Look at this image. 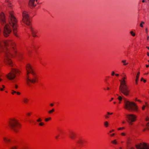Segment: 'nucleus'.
Instances as JSON below:
<instances>
[{"mask_svg":"<svg viewBox=\"0 0 149 149\" xmlns=\"http://www.w3.org/2000/svg\"><path fill=\"white\" fill-rule=\"evenodd\" d=\"M146 67L147 68H148V67H149V65H146Z\"/></svg>","mask_w":149,"mask_h":149,"instance_id":"obj_49","label":"nucleus"},{"mask_svg":"<svg viewBox=\"0 0 149 149\" xmlns=\"http://www.w3.org/2000/svg\"><path fill=\"white\" fill-rule=\"evenodd\" d=\"M12 94H14V93H16V92L15 91L13 90H12Z\"/></svg>","mask_w":149,"mask_h":149,"instance_id":"obj_31","label":"nucleus"},{"mask_svg":"<svg viewBox=\"0 0 149 149\" xmlns=\"http://www.w3.org/2000/svg\"><path fill=\"white\" fill-rule=\"evenodd\" d=\"M149 120V118L148 117H147V118L146 119V121H148Z\"/></svg>","mask_w":149,"mask_h":149,"instance_id":"obj_38","label":"nucleus"},{"mask_svg":"<svg viewBox=\"0 0 149 149\" xmlns=\"http://www.w3.org/2000/svg\"><path fill=\"white\" fill-rule=\"evenodd\" d=\"M142 2L144 3L145 2V0H143L142 1Z\"/></svg>","mask_w":149,"mask_h":149,"instance_id":"obj_57","label":"nucleus"},{"mask_svg":"<svg viewBox=\"0 0 149 149\" xmlns=\"http://www.w3.org/2000/svg\"><path fill=\"white\" fill-rule=\"evenodd\" d=\"M25 148H26V147H23L20 148L19 149H25Z\"/></svg>","mask_w":149,"mask_h":149,"instance_id":"obj_39","label":"nucleus"},{"mask_svg":"<svg viewBox=\"0 0 149 149\" xmlns=\"http://www.w3.org/2000/svg\"><path fill=\"white\" fill-rule=\"evenodd\" d=\"M135 146L137 149H149V145L143 142L136 145Z\"/></svg>","mask_w":149,"mask_h":149,"instance_id":"obj_9","label":"nucleus"},{"mask_svg":"<svg viewBox=\"0 0 149 149\" xmlns=\"http://www.w3.org/2000/svg\"><path fill=\"white\" fill-rule=\"evenodd\" d=\"M112 114V113H110L109 112H107V114H106L104 115V117L106 119L108 118H109V115H111Z\"/></svg>","mask_w":149,"mask_h":149,"instance_id":"obj_15","label":"nucleus"},{"mask_svg":"<svg viewBox=\"0 0 149 149\" xmlns=\"http://www.w3.org/2000/svg\"><path fill=\"white\" fill-rule=\"evenodd\" d=\"M58 137V135L56 136V139H57Z\"/></svg>","mask_w":149,"mask_h":149,"instance_id":"obj_55","label":"nucleus"},{"mask_svg":"<svg viewBox=\"0 0 149 149\" xmlns=\"http://www.w3.org/2000/svg\"><path fill=\"white\" fill-rule=\"evenodd\" d=\"M144 24V22L142 21L140 24V26L141 27H143V24Z\"/></svg>","mask_w":149,"mask_h":149,"instance_id":"obj_27","label":"nucleus"},{"mask_svg":"<svg viewBox=\"0 0 149 149\" xmlns=\"http://www.w3.org/2000/svg\"><path fill=\"white\" fill-rule=\"evenodd\" d=\"M114 130H111V131H110L109 132L110 133H111V132H113L114 131Z\"/></svg>","mask_w":149,"mask_h":149,"instance_id":"obj_46","label":"nucleus"},{"mask_svg":"<svg viewBox=\"0 0 149 149\" xmlns=\"http://www.w3.org/2000/svg\"><path fill=\"white\" fill-rule=\"evenodd\" d=\"M3 88H2L0 87V91H3Z\"/></svg>","mask_w":149,"mask_h":149,"instance_id":"obj_43","label":"nucleus"},{"mask_svg":"<svg viewBox=\"0 0 149 149\" xmlns=\"http://www.w3.org/2000/svg\"><path fill=\"white\" fill-rule=\"evenodd\" d=\"M146 32L147 33V32H148V29H147V28L146 29Z\"/></svg>","mask_w":149,"mask_h":149,"instance_id":"obj_61","label":"nucleus"},{"mask_svg":"<svg viewBox=\"0 0 149 149\" xmlns=\"http://www.w3.org/2000/svg\"><path fill=\"white\" fill-rule=\"evenodd\" d=\"M27 115L29 116L30 115V114L29 113L27 114Z\"/></svg>","mask_w":149,"mask_h":149,"instance_id":"obj_56","label":"nucleus"},{"mask_svg":"<svg viewBox=\"0 0 149 149\" xmlns=\"http://www.w3.org/2000/svg\"><path fill=\"white\" fill-rule=\"evenodd\" d=\"M1 24L4 25L5 24L4 27L3 34L4 36L7 37L9 36V34L12 31L11 28H12L13 33L15 36L18 37V35L17 34V21L15 17L14 16L13 13L11 12L9 13V24H6V22L4 17V14L3 13L1 14Z\"/></svg>","mask_w":149,"mask_h":149,"instance_id":"obj_1","label":"nucleus"},{"mask_svg":"<svg viewBox=\"0 0 149 149\" xmlns=\"http://www.w3.org/2000/svg\"><path fill=\"white\" fill-rule=\"evenodd\" d=\"M104 126L106 127H107L109 125L108 122L107 121H106L104 122Z\"/></svg>","mask_w":149,"mask_h":149,"instance_id":"obj_19","label":"nucleus"},{"mask_svg":"<svg viewBox=\"0 0 149 149\" xmlns=\"http://www.w3.org/2000/svg\"><path fill=\"white\" fill-rule=\"evenodd\" d=\"M69 136L71 139H74L76 136V134L74 132H71L69 134Z\"/></svg>","mask_w":149,"mask_h":149,"instance_id":"obj_11","label":"nucleus"},{"mask_svg":"<svg viewBox=\"0 0 149 149\" xmlns=\"http://www.w3.org/2000/svg\"><path fill=\"white\" fill-rule=\"evenodd\" d=\"M115 75L116 76H119V74H115Z\"/></svg>","mask_w":149,"mask_h":149,"instance_id":"obj_45","label":"nucleus"},{"mask_svg":"<svg viewBox=\"0 0 149 149\" xmlns=\"http://www.w3.org/2000/svg\"><path fill=\"white\" fill-rule=\"evenodd\" d=\"M22 21L23 22L28 26L31 25V20L29 15L25 11L23 12L22 13Z\"/></svg>","mask_w":149,"mask_h":149,"instance_id":"obj_8","label":"nucleus"},{"mask_svg":"<svg viewBox=\"0 0 149 149\" xmlns=\"http://www.w3.org/2000/svg\"><path fill=\"white\" fill-rule=\"evenodd\" d=\"M18 146H13L10 148V149H17Z\"/></svg>","mask_w":149,"mask_h":149,"instance_id":"obj_21","label":"nucleus"},{"mask_svg":"<svg viewBox=\"0 0 149 149\" xmlns=\"http://www.w3.org/2000/svg\"><path fill=\"white\" fill-rule=\"evenodd\" d=\"M124 101L125 108L129 111L134 110L135 111H138V107L136 104L134 102H130L126 100L125 98L124 99Z\"/></svg>","mask_w":149,"mask_h":149,"instance_id":"obj_4","label":"nucleus"},{"mask_svg":"<svg viewBox=\"0 0 149 149\" xmlns=\"http://www.w3.org/2000/svg\"><path fill=\"white\" fill-rule=\"evenodd\" d=\"M130 33L133 36H135V34L133 32V31H131Z\"/></svg>","mask_w":149,"mask_h":149,"instance_id":"obj_23","label":"nucleus"},{"mask_svg":"<svg viewBox=\"0 0 149 149\" xmlns=\"http://www.w3.org/2000/svg\"><path fill=\"white\" fill-rule=\"evenodd\" d=\"M144 79H143V78H142L141 79V81H143V80H144Z\"/></svg>","mask_w":149,"mask_h":149,"instance_id":"obj_50","label":"nucleus"},{"mask_svg":"<svg viewBox=\"0 0 149 149\" xmlns=\"http://www.w3.org/2000/svg\"><path fill=\"white\" fill-rule=\"evenodd\" d=\"M114 74H115L114 72V71H112V72L111 75L112 76H113Z\"/></svg>","mask_w":149,"mask_h":149,"instance_id":"obj_36","label":"nucleus"},{"mask_svg":"<svg viewBox=\"0 0 149 149\" xmlns=\"http://www.w3.org/2000/svg\"><path fill=\"white\" fill-rule=\"evenodd\" d=\"M29 100V99L26 98H24L23 99V102L25 104H27L28 103Z\"/></svg>","mask_w":149,"mask_h":149,"instance_id":"obj_17","label":"nucleus"},{"mask_svg":"<svg viewBox=\"0 0 149 149\" xmlns=\"http://www.w3.org/2000/svg\"><path fill=\"white\" fill-rule=\"evenodd\" d=\"M127 121L130 125L133 124V122H134L136 118V116L133 114H127L126 115Z\"/></svg>","mask_w":149,"mask_h":149,"instance_id":"obj_6","label":"nucleus"},{"mask_svg":"<svg viewBox=\"0 0 149 149\" xmlns=\"http://www.w3.org/2000/svg\"><path fill=\"white\" fill-rule=\"evenodd\" d=\"M111 143L114 144H117V142L116 141V139H115L114 140L111 141Z\"/></svg>","mask_w":149,"mask_h":149,"instance_id":"obj_20","label":"nucleus"},{"mask_svg":"<svg viewBox=\"0 0 149 149\" xmlns=\"http://www.w3.org/2000/svg\"><path fill=\"white\" fill-rule=\"evenodd\" d=\"M117 95L118 96V99L120 101H121L122 100V97L118 95V94H117Z\"/></svg>","mask_w":149,"mask_h":149,"instance_id":"obj_22","label":"nucleus"},{"mask_svg":"<svg viewBox=\"0 0 149 149\" xmlns=\"http://www.w3.org/2000/svg\"><path fill=\"white\" fill-rule=\"evenodd\" d=\"M137 101H138L139 102H141V100H137Z\"/></svg>","mask_w":149,"mask_h":149,"instance_id":"obj_51","label":"nucleus"},{"mask_svg":"<svg viewBox=\"0 0 149 149\" xmlns=\"http://www.w3.org/2000/svg\"><path fill=\"white\" fill-rule=\"evenodd\" d=\"M121 76L122 77V79L121 80H119L120 82V85L119 87V91L120 93L126 96H128L129 94L130 91L125 80L126 79V77H123V75Z\"/></svg>","mask_w":149,"mask_h":149,"instance_id":"obj_3","label":"nucleus"},{"mask_svg":"<svg viewBox=\"0 0 149 149\" xmlns=\"http://www.w3.org/2000/svg\"><path fill=\"white\" fill-rule=\"evenodd\" d=\"M146 126L147 129L149 130V123H148L146 124Z\"/></svg>","mask_w":149,"mask_h":149,"instance_id":"obj_30","label":"nucleus"},{"mask_svg":"<svg viewBox=\"0 0 149 149\" xmlns=\"http://www.w3.org/2000/svg\"><path fill=\"white\" fill-rule=\"evenodd\" d=\"M2 87H3V88H5V86H4V85H2Z\"/></svg>","mask_w":149,"mask_h":149,"instance_id":"obj_60","label":"nucleus"},{"mask_svg":"<svg viewBox=\"0 0 149 149\" xmlns=\"http://www.w3.org/2000/svg\"><path fill=\"white\" fill-rule=\"evenodd\" d=\"M121 134L123 136H125L126 135V134L124 133H122Z\"/></svg>","mask_w":149,"mask_h":149,"instance_id":"obj_37","label":"nucleus"},{"mask_svg":"<svg viewBox=\"0 0 149 149\" xmlns=\"http://www.w3.org/2000/svg\"><path fill=\"white\" fill-rule=\"evenodd\" d=\"M145 103L146 104V105H145L146 107L147 108H148V103H147V102H145Z\"/></svg>","mask_w":149,"mask_h":149,"instance_id":"obj_32","label":"nucleus"},{"mask_svg":"<svg viewBox=\"0 0 149 149\" xmlns=\"http://www.w3.org/2000/svg\"><path fill=\"white\" fill-rule=\"evenodd\" d=\"M147 55L148 56H149V53L148 52L147 53Z\"/></svg>","mask_w":149,"mask_h":149,"instance_id":"obj_53","label":"nucleus"},{"mask_svg":"<svg viewBox=\"0 0 149 149\" xmlns=\"http://www.w3.org/2000/svg\"><path fill=\"white\" fill-rule=\"evenodd\" d=\"M143 81H144V82H146V80L145 79H144L143 80Z\"/></svg>","mask_w":149,"mask_h":149,"instance_id":"obj_54","label":"nucleus"},{"mask_svg":"<svg viewBox=\"0 0 149 149\" xmlns=\"http://www.w3.org/2000/svg\"><path fill=\"white\" fill-rule=\"evenodd\" d=\"M147 37V40H148V39L149 38V36H148Z\"/></svg>","mask_w":149,"mask_h":149,"instance_id":"obj_59","label":"nucleus"},{"mask_svg":"<svg viewBox=\"0 0 149 149\" xmlns=\"http://www.w3.org/2000/svg\"><path fill=\"white\" fill-rule=\"evenodd\" d=\"M124 127H120V128H119L118 130H123V129H124Z\"/></svg>","mask_w":149,"mask_h":149,"instance_id":"obj_34","label":"nucleus"},{"mask_svg":"<svg viewBox=\"0 0 149 149\" xmlns=\"http://www.w3.org/2000/svg\"><path fill=\"white\" fill-rule=\"evenodd\" d=\"M124 123H125V122L124 121H123L122 122L123 124H124Z\"/></svg>","mask_w":149,"mask_h":149,"instance_id":"obj_62","label":"nucleus"},{"mask_svg":"<svg viewBox=\"0 0 149 149\" xmlns=\"http://www.w3.org/2000/svg\"><path fill=\"white\" fill-rule=\"evenodd\" d=\"M121 62L123 63V65H126L128 64V63L126 62V60H123Z\"/></svg>","mask_w":149,"mask_h":149,"instance_id":"obj_18","label":"nucleus"},{"mask_svg":"<svg viewBox=\"0 0 149 149\" xmlns=\"http://www.w3.org/2000/svg\"><path fill=\"white\" fill-rule=\"evenodd\" d=\"M51 118L50 117H49L48 118H45V120L46 121H48L49 120H51Z\"/></svg>","mask_w":149,"mask_h":149,"instance_id":"obj_29","label":"nucleus"},{"mask_svg":"<svg viewBox=\"0 0 149 149\" xmlns=\"http://www.w3.org/2000/svg\"><path fill=\"white\" fill-rule=\"evenodd\" d=\"M36 121L38 122H41L42 121V120L40 118H39Z\"/></svg>","mask_w":149,"mask_h":149,"instance_id":"obj_25","label":"nucleus"},{"mask_svg":"<svg viewBox=\"0 0 149 149\" xmlns=\"http://www.w3.org/2000/svg\"><path fill=\"white\" fill-rule=\"evenodd\" d=\"M9 125L10 128L15 132H17L18 129L20 126L19 123L16 119L14 118L9 121Z\"/></svg>","mask_w":149,"mask_h":149,"instance_id":"obj_5","label":"nucleus"},{"mask_svg":"<svg viewBox=\"0 0 149 149\" xmlns=\"http://www.w3.org/2000/svg\"><path fill=\"white\" fill-rule=\"evenodd\" d=\"M16 93L18 95H19L20 94V93L19 92H16Z\"/></svg>","mask_w":149,"mask_h":149,"instance_id":"obj_44","label":"nucleus"},{"mask_svg":"<svg viewBox=\"0 0 149 149\" xmlns=\"http://www.w3.org/2000/svg\"><path fill=\"white\" fill-rule=\"evenodd\" d=\"M14 87L15 88L17 89L18 88V86L17 85L15 84Z\"/></svg>","mask_w":149,"mask_h":149,"instance_id":"obj_35","label":"nucleus"},{"mask_svg":"<svg viewBox=\"0 0 149 149\" xmlns=\"http://www.w3.org/2000/svg\"><path fill=\"white\" fill-rule=\"evenodd\" d=\"M3 139L4 141L7 143H8L11 141L7 137H3Z\"/></svg>","mask_w":149,"mask_h":149,"instance_id":"obj_13","label":"nucleus"},{"mask_svg":"<svg viewBox=\"0 0 149 149\" xmlns=\"http://www.w3.org/2000/svg\"><path fill=\"white\" fill-rule=\"evenodd\" d=\"M123 74H124V76H123V77H126V75H125V74L124 73H123Z\"/></svg>","mask_w":149,"mask_h":149,"instance_id":"obj_48","label":"nucleus"},{"mask_svg":"<svg viewBox=\"0 0 149 149\" xmlns=\"http://www.w3.org/2000/svg\"><path fill=\"white\" fill-rule=\"evenodd\" d=\"M145 107H146V106H145L144 105H143V106L142 107V109L143 110H144L145 109Z\"/></svg>","mask_w":149,"mask_h":149,"instance_id":"obj_33","label":"nucleus"},{"mask_svg":"<svg viewBox=\"0 0 149 149\" xmlns=\"http://www.w3.org/2000/svg\"><path fill=\"white\" fill-rule=\"evenodd\" d=\"M109 87L107 88V90H109Z\"/></svg>","mask_w":149,"mask_h":149,"instance_id":"obj_63","label":"nucleus"},{"mask_svg":"<svg viewBox=\"0 0 149 149\" xmlns=\"http://www.w3.org/2000/svg\"><path fill=\"white\" fill-rule=\"evenodd\" d=\"M27 74L26 80L27 84L31 86L32 83H35L38 80L36 73L33 70L31 66L28 64L26 67Z\"/></svg>","mask_w":149,"mask_h":149,"instance_id":"obj_2","label":"nucleus"},{"mask_svg":"<svg viewBox=\"0 0 149 149\" xmlns=\"http://www.w3.org/2000/svg\"><path fill=\"white\" fill-rule=\"evenodd\" d=\"M84 140L82 139H79L77 141V143L80 145H82L83 143Z\"/></svg>","mask_w":149,"mask_h":149,"instance_id":"obj_12","label":"nucleus"},{"mask_svg":"<svg viewBox=\"0 0 149 149\" xmlns=\"http://www.w3.org/2000/svg\"><path fill=\"white\" fill-rule=\"evenodd\" d=\"M38 125L40 126H42L44 125V123L43 122H40V123L38 124Z\"/></svg>","mask_w":149,"mask_h":149,"instance_id":"obj_24","label":"nucleus"},{"mask_svg":"<svg viewBox=\"0 0 149 149\" xmlns=\"http://www.w3.org/2000/svg\"><path fill=\"white\" fill-rule=\"evenodd\" d=\"M30 31L31 32V34L34 37L37 36L36 35V33H37V31L35 30L31 26L29 27Z\"/></svg>","mask_w":149,"mask_h":149,"instance_id":"obj_10","label":"nucleus"},{"mask_svg":"<svg viewBox=\"0 0 149 149\" xmlns=\"http://www.w3.org/2000/svg\"><path fill=\"white\" fill-rule=\"evenodd\" d=\"M140 72H138L137 75H136V79L135 80V81H136V84H137V81L138 80V79H139V74H140Z\"/></svg>","mask_w":149,"mask_h":149,"instance_id":"obj_16","label":"nucleus"},{"mask_svg":"<svg viewBox=\"0 0 149 149\" xmlns=\"http://www.w3.org/2000/svg\"><path fill=\"white\" fill-rule=\"evenodd\" d=\"M146 48L149 50V47H146Z\"/></svg>","mask_w":149,"mask_h":149,"instance_id":"obj_58","label":"nucleus"},{"mask_svg":"<svg viewBox=\"0 0 149 149\" xmlns=\"http://www.w3.org/2000/svg\"><path fill=\"white\" fill-rule=\"evenodd\" d=\"M26 49L27 52L29 54L31 52V51L29 49V48H26Z\"/></svg>","mask_w":149,"mask_h":149,"instance_id":"obj_26","label":"nucleus"},{"mask_svg":"<svg viewBox=\"0 0 149 149\" xmlns=\"http://www.w3.org/2000/svg\"><path fill=\"white\" fill-rule=\"evenodd\" d=\"M54 109H53L52 110H50L48 112L49 113H52V112L54 111Z\"/></svg>","mask_w":149,"mask_h":149,"instance_id":"obj_28","label":"nucleus"},{"mask_svg":"<svg viewBox=\"0 0 149 149\" xmlns=\"http://www.w3.org/2000/svg\"><path fill=\"white\" fill-rule=\"evenodd\" d=\"M19 71L15 68H13L11 71L7 75V77L9 80L13 79L16 77V74L19 73Z\"/></svg>","mask_w":149,"mask_h":149,"instance_id":"obj_7","label":"nucleus"},{"mask_svg":"<svg viewBox=\"0 0 149 149\" xmlns=\"http://www.w3.org/2000/svg\"><path fill=\"white\" fill-rule=\"evenodd\" d=\"M35 1H37V0H30L29 2L30 5L33 6H35L36 5L34 4V2Z\"/></svg>","mask_w":149,"mask_h":149,"instance_id":"obj_14","label":"nucleus"},{"mask_svg":"<svg viewBox=\"0 0 149 149\" xmlns=\"http://www.w3.org/2000/svg\"><path fill=\"white\" fill-rule=\"evenodd\" d=\"M135 100L136 101H137V100H137V98H135Z\"/></svg>","mask_w":149,"mask_h":149,"instance_id":"obj_64","label":"nucleus"},{"mask_svg":"<svg viewBox=\"0 0 149 149\" xmlns=\"http://www.w3.org/2000/svg\"><path fill=\"white\" fill-rule=\"evenodd\" d=\"M130 143V142L128 141H127V143L128 144H129Z\"/></svg>","mask_w":149,"mask_h":149,"instance_id":"obj_47","label":"nucleus"},{"mask_svg":"<svg viewBox=\"0 0 149 149\" xmlns=\"http://www.w3.org/2000/svg\"><path fill=\"white\" fill-rule=\"evenodd\" d=\"M6 0V1L8 2V3H10V1H9V0Z\"/></svg>","mask_w":149,"mask_h":149,"instance_id":"obj_40","label":"nucleus"},{"mask_svg":"<svg viewBox=\"0 0 149 149\" xmlns=\"http://www.w3.org/2000/svg\"><path fill=\"white\" fill-rule=\"evenodd\" d=\"M50 105L52 106V107L54 105V104H53V103H51V104H50Z\"/></svg>","mask_w":149,"mask_h":149,"instance_id":"obj_42","label":"nucleus"},{"mask_svg":"<svg viewBox=\"0 0 149 149\" xmlns=\"http://www.w3.org/2000/svg\"><path fill=\"white\" fill-rule=\"evenodd\" d=\"M113 98H111V100L110 101H111L112 100H113Z\"/></svg>","mask_w":149,"mask_h":149,"instance_id":"obj_52","label":"nucleus"},{"mask_svg":"<svg viewBox=\"0 0 149 149\" xmlns=\"http://www.w3.org/2000/svg\"><path fill=\"white\" fill-rule=\"evenodd\" d=\"M115 135V134L114 133H113L112 134L110 135V136H114V135Z\"/></svg>","mask_w":149,"mask_h":149,"instance_id":"obj_41","label":"nucleus"}]
</instances>
